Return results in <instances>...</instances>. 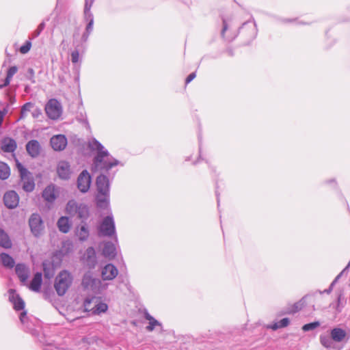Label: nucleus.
I'll return each instance as SVG.
<instances>
[{"mask_svg":"<svg viewBox=\"0 0 350 350\" xmlns=\"http://www.w3.org/2000/svg\"><path fill=\"white\" fill-rule=\"evenodd\" d=\"M16 148V142L11 138H5L1 142V149L5 152H12Z\"/></svg>","mask_w":350,"mask_h":350,"instance_id":"obj_20","label":"nucleus"},{"mask_svg":"<svg viewBox=\"0 0 350 350\" xmlns=\"http://www.w3.org/2000/svg\"><path fill=\"white\" fill-rule=\"evenodd\" d=\"M44 273L46 278H51L53 277L56 269V264H43Z\"/></svg>","mask_w":350,"mask_h":350,"instance_id":"obj_29","label":"nucleus"},{"mask_svg":"<svg viewBox=\"0 0 350 350\" xmlns=\"http://www.w3.org/2000/svg\"><path fill=\"white\" fill-rule=\"evenodd\" d=\"M96 281H97V280H92V282H93V283H95Z\"/></svg>","mask_w":350,"mask_h":350,"instance_id":"obj_53","label":"nucleus"},{"mask_svg":"<svg viewBox=\"0 0 350 350\" xmlns=\"http://www.w3.org/2000/svg\"><path fill=\"white\" fill-rule=\"evenodd\" d=\"M15 270L21 282L23 284H25L30 273L29 270L26 267L25 264H16Z\"/></svg>","mask_w":350,"mask_h":350,"instance_id":"obj_17","label":"nucleus"},{"mask_svg":"<svg viewBox=\"0 0 350 350\" xmlns=\"http://www.w3.org/2000/svg\"><path fill=\"white\" fill-rule=\"evenodd\" d=\"M42 284V273H36L31 280L29 288L30 290L35 291V292H39L40 289V286Z\"/></svg>","mask_w":350,"mask_h":350,"instance_id":"obj_23","label":"nucleus"},{"mask_svg":"<svg viewBox=\"0 0 350 350\" xmlns=\"http://www.w3.org/2000/svg\"><path fill=\"white\" fill-rule=\"evenodd\" d=\"M304 305V301L301 299L297 303L294 304L291 308L289 309V313H295L300 310Z\"/></svg>","mask_w":350,"mask_h":350,"instance_id":"obj_36","label":"nucleus"},{"mask_svg":"<svg viewBox=\"0 0 350 350\" xmlns=\"http://www.w3.org/2000/svg\"><path fill=\"white\" fill-rule=\"evenodd\" d=\"M83 260L86 262H95L96 260V252L94 247H88L84 254L83 255Z\"/></svg>","mask_w":350,"mask_h":350,"instance_id":"obj_26","label":"nucleus"},{"mask_svg":"<svg viewBox=\"0 0 350 350\" xmlns=\"http://www.w3.org/2000/svg\"><path fill=\"white\" fill-rule=\"evenodd\" d=\"M227 29H228V25L226 24V21L224 19L223 20V29H222V31H221V36H224V33L227 30Z\"/></svg>","mask_w":350,"mask_h":350,"instance_id":"obj_45","label":"nucleus"},{"mask_svg":"<svg viewBox=\"0 0 350 350\" xmlns=\"http://www.w3.org/2000/svg\"><path fill=\"white\" fill-rule=\"evenodd\" d=\"M340 299H341V295H340L338 297V306H339V304H340Z\"/></svg>","mask_w":350,"mask_h":350,"instance_id":"obj_51","label":"nucleus"},{"mask_svg":"<svg viewBox=\"0 0 350 350\" xmlns=\"http://www.w3.org/2000/svg\"><path fill=\"white\" fill-rule=\"evenodd\" d=\"M26 150L31 157H36L40 154V145L37 140L33 139L27 144Z\"/></svg>","mask_w":350,"mask_h":350,"instance_id":"obj_18","label":"nucleus"},{"mask_svg":"<svg viewBox=\"0 0 350 350\" xmlns=\"http://www.w3.org/2000/svg\"><path fill=\"white\" fill-rule=\"evenodd\" d=\"M3 202L6 207L15 208L19 202V196L14 191H7L3 196Z\"/></svg>","mask_w":350,"mask_h":350,"instance_id":"obj_11","label":"nucleus"},{"mask_svg":"<svg viewBox=\"0 0 350 350\" xmlns=\"http://www.w3.org/2000/svg\"><path fill=\"white\" fill-rule=\"evenodd\" d=\"M88 146L91 150H97V154L93 161L92 171L109 170L119 163L118 160L109 157L108 151L105 150L104 146L96 139H92Z\"/></svg>","mask_w":350,"mask_h":350,"instance_id":"obj_1","label":"nucleus"},{"mask_svg":"<svg viewBox=\"0 0 350 350\" xmlns=\"http://www.w3.org/2000/svg\"><path fill=\"white\" fill-rule=\"evenodd\" d=\"M42 197L48 202H53L55 199V189L53 186H48L42 193Z\"/></svg>","mask_w":350,"mask_h":350,"instance_id":"obj_25","label":"nucleus"},{"mask_svg":"<svg viewBox=\"0 0 350 350\" xmlns=\"http://www.w3.org/2000/svg\"><path fill=\"white\" fill-rule=\"evenodd\" d=\"M72 278L69 272L62 271L56 277L54 287L57 293L64 295L72 284Z\"/></svg>","mask_w":350,"mask_h":350,"instance_id":"obj_3","label":"nucleus"},{"mask_svg":"<svg viewBox=\"0 0 350 350\" xmlns=\"http://www.w3.org/2000/svg\"><path fill=\"white\" fill-rule=\"evenodd\" d=\"M98 233L100 237L115 236L117 240L115 222L112 215H107L103 219L98 227Z\"/></svg>","mask_w":350,"mask_h":350,"instance_id":"obj_4","label":"nucleus"},{"mask_svg":"<svg viewBox=\"0 0 350 350\" xmlns=\"http://www.w3.org/2000/svg\"><path fill=\"white\" fill-rule=\"evenodd\" d=\"M103 254L109 260L113 258L116 255V250L114 245L111 242L105 243L103 247Z\"/></svg>","mask_w":350,"mask_h":350,"instance_id":"obj_22","label":"nucleus"},{"mask_svg":"<svg viewBox=\"0 0 350 350\" xmlns=\"http://www.w3.org/2000/svg\"><path fill=\"white\" fill-rule=\"evenodd\" d=\"M333 340L331 338V335L322 334L320 336V342L325 348L329 349L333 347Z\"/></svg>","mask_w":350,"mask_h":350,"instance_id":"obj_32","label":"nucleus"},{"mask_svg":"<svg viewBox=\"0 0 350 350\" xmlns=\"http://www.w3.org/2000/svg\"><path fill=\"white\" fill-rule=\"evenodd\" d=\"M330 335L333 341L340 342L345 338L347 333L344 329L336 327L331 330Z\"/></svg>","mask_w":350,"mask_h":350,"instance_id":"obj_19","label":"nucleus"},{"mask_svg":"<svg viewBox=\"0 0 350 350\" xmlns=\"http://www.w3.org/2000/svg\"><path fill=\"white\" fill-rule=\"evenodd\" d=\"M75 233L80 241L84 242L87 241L90 236L88 225L86 224L79 225L76 227Z\"/></svg>","mask_w":350,"mask_h":350,"instance_id":"obj_16","label":"nucleus"},{"mask_svg":"<svg viewBox=\"0 0 350 350\" xmlns=\"http://www.w3.org/2000/svg\"><path fill=\"white\" fill-rule=\"evenodd\" d=\"M79 205L75 200H70L66 207V213L70 215H75Z\"/></svg>","mask_w":350,"mask_h":350,"instance_id":"obj_33","label":"nucleus"},{"mask_svg":"<svg viewBox=\"0 0 350 350\" xmlns=\"http://www.w3.org/2000/svg\"><path fill=\"white\" fill-rule=\"evenodd\" d=\"M75 215H77V217L83 221L87 219L89 215L88 206L83 204H79Z\"/></svg>","mask_w":350,"mask_h":350,"instance_id":"obj_27","label":"nucleus"},{"mask_svg":"<svg viewBox=\"0 0 350 350\" xmlns=\"http://www.w3.org/2000/svg\"><path fill=\"white\" fill-rule=\"evenodd\" d=\"M289 323V319L288 318H284L280 321L274 323L271 326V328L273 330H276L279 328L286 327Z\"/></svg>","mask_w":350,"mask_h":350,"instance_id":"obj_34","label":"nucleus"},{"mask_svg":"<svg viewBox=\"0 0 350 350\" xmlns=\"http://www.w3.org/2000/svg\"><path fill=\"white\" fill-rule=\"evenodd\" d=\"M33 107V104L31 103H25L21 108V118H23L26 115V113L27 111H29L31 110V109Z\"/></svg>","mask_w":350,"mask_h":350,"instance_id":"obj_38","label":"nucleus"},{"mask_svg":"<svg viewBox=\"0 0 350 350\" xmlns=\"http://www.w3.org/2000/svg\"><path fill=\"white\" fill-rule=\"evenodd\" d=\"M63 244H64V247L68 246V248H70L72 247V243L69 241L64 242Z\"/></svg>","mask_w":350,"mask_h":350,"instance_id":"obj_48","label":"nucleus"},{"mask_svg":"<svg viewBox=\"0 0 350 350\" xmlns=\"http://www.w3.org/2000/svg\"><path fill=\"white\" fill-rule=\"evenodd\" d=\"M21 178L22 188L26 192H31L34 189L35 184L33 179L28 177V171L21 163L17 164Z\"/></svg>","mask_w":350,"mask_h":350,"instance_id":"obj_8","label":"nucleus"},{"mask_svg":"<svg viewBox=\"0 0 350 350\" xmlns=\"http://www.w3.org/2000/svg\"><path fill=\"white\" fill-rule=\"evenodd\" d=\"M57 172L62 179L70 178L71 171L68 163L64 161H59L57 165Z\"/></svg>","mask_w":350,"mask_h":350,"instance_id":"obj_14","label":"nucleus"},{"mask_svg":"<svg viewBox=\"0 0 350 350\" xmlns=\"http://www.w3.org/2000/svg\"><path fill=\"white\" fill-rule=\"evenodd\" d=\"M118 269L113 264H106L102 269L101 275L103 280H111L118 275Z\"/></svg>","mask_w":350,"mask_h":350,"instance_id":"obj_13","label":"nucleus"},{"mask_svg":"<svg viewBox=\"0 0 350 350\" xmlns=\"http://www.w3.org/2000/svg\"><path fill=\"white\" fill-rule=\"evenodd\" d=\"M50 143L53 150H62L67 145V139L63 135H57L51 138Z\"/></svg>","mask_w":350,"mask_h":350,"instance_id":"obj_12","label":"nucleus"},{"mask_svg":"<svg viewBox=\"0 0 350 350\" xmlns=\"http://www.w3.org/2000/svg\"><path fill=\"white\" fill-rule=\"evenodd\" d=\"M8 113L7 108H4L3 110L0 111V124H2V122L3 121V118Z\"/></svg>","mask_w":350,"mask_h":350,"instance_id":"obj_43","label":"nucleus"},{"mask_svg":"<svg viewBox=\"0 0 350 350\" xmlns=\"http://www.w3.org/2000/svg\"><path fill=\"white\" fill-rule=\"evenodd\" d=\"M83 306L86 311L92 312L93 314H99L105 312L108 309L107 305L100 301L97 297L86 299Z\"/></svg>","mask_w":350,"mask_h":350,"instance_id":"obj_5","label":"nucleus"},{"mask_svg":"<svg viewBox=\"0 0 350 350\" xmlns=\"http://www.w3.org/2000/svg\"><path fill=\"white\" fill-rule=\"evenodd\" d=\"M71 60L72 62L76 64L79 60V53L78 51H74L71 53Z\"/></svg>","mask_w":350,"mask_h":350,"instance_id":"obj_42","label":"nucleus"},{"mask_svg":"<svg viewBox=\"0 0 350 350\" xmlns=\"http://www.w3.org/2000/svg\"><path fill=\"white\" fill-rule=\"evenodd\" d=\"M0 260L1 262H14V259L6 253L0 254Z\"/></svg>","mask_w":350,"mask_h":350,"instance_id":"obj_39","label":"nucleus"},{"mask_svg":"<svg viewBox=\"0 0 350 350\" xmlns=\"http://www.w3.org/2000/svg\"><path fill=\"white\" fill-rule=\"evenodd\" d=\"M90 280V278H89V277H88V276H86V275H85V276L83 278V284L84 285H85L86 286H88L89 285L88 280Z\"/></svg>","mask_w":350,"mask_h":350,"instance_id":"obj_46","label":"nucleus"},{"mask_svg":"<svg viewBox=\"0 0 350 350\" xmlns=\"http://www.w3.org/2000/svg\"><path fill=\"white\" fill-rule=\"evenodd\" d=\"M57 226L60 232L67 233L70 229L71 224L69 221L68 217H61L57 221Z\"/></svg>","mask_w":350,"mask_h":350,"instance_id":"obj_21","label":"nucleus"},{"mask_svg":"<svg viewBox=\"0 0 350 350\" xmlns=\"http://www.w3.org/2000/svg\"><path fill=\"white\" fill-rule=\"evenodd\" d=\"M196 72H192V73L189 74V75H188V77H187V79H186V81H185L186 84H188V83H190L193 79H195V77H196Z\"/></svg>","mask_w":350,"mask_h":350,"instance_id":"obj_44","label":"nucleus"},{"mask_svg":"<svg viewBox=\"0 0 350 350\" xmlns=\"http://www.w3.org/2000/svg\"><path fill=\"white\" fill-rule=\"evenodd\" d=\"M26 317V312H23L20 315V320L22 323H24V319Z\"/></svg>","mask_w":350,"mask_h":350,"instance_id":"obj_47","label":"nucleus"},{"mask_svg":"<svg viewBox=\"0 0 350 350\" xmlns=\"http://www.w3.org/2000/svg\"><path fill=\"white\" fill-rule=\"evenodd\" d=\"M29 72L31 75H33V74H34L33 70L32 68H29Z\"/></svg>","mask_w":350,"mask_h":350,"instance_id":"obj_52","label":"nucleus"},{"mask_svg":"<svg viewBox=\"0 0 350 350\" xmlns=\"http://www.w3.org/2000/svg\"><path fill=\"white\" fill-rule=\"evenodd\" d=\"M94 0H85V6H84V10L86 8V5L87 3L88 4H90L91 5V7L92 6V4L94 3Z\"/></svg>","mask_w":350,"mask_h":350,"instance_id":"obj_49","label":"nucleus"},{"mask_svg":"<svg viewBox=\"0 0 350 350\" xmlns=\"http://www.w3.org/2000/svg\"><path fill=\"white\" fill-rule=\"evenodd\" d=\"M10 174L9 166L3 162H0V178L2 180L7 179Z\"/></svg>","mask_w":350,"mask_h":350,"instance_id":"obj_31","label":"nucleus"},{"mask_svg":"<svg viewBox=\"0 0 350 350\" xmlns=\"http://www.w3.org/2000/svg\"><path fill=\"white\" fill-rule=\"evenodd\" d=\"M45 27V23L44 22H42L38 27L37 29H36L33 33V36L34 38H36L38 37L40 33L42 31V30L44 29Z\"/></svg>","mask_w":350,"mask_h":350,"instance_id":"obj_41","label":"nucleus"},{"mask_svg":"<svg viewBox=\"0 0 350 350\" xmlns=\"http://www.w3.org/2000/svg\"><path fill=\"white\" fill-rule=\"evenodd\" d=\"M350 267V264H348V265L341 271V273L337 275V277L335 278V280L332 282L329 288L328 289H326L325 290V293H330L333 289V287L334 286V284H336V282L338 281V278L343 274L346 272V271L349 269V267Z\"/></svg>","mask_w":350,"mask_h":350,"instance_id":"obj_35","label":"nucleus"},{"mask_svg":"<svg viewBox=\"0 0 350 350\" xmlns=\"http://www.w3.org/2000/svg\"><path fill=\"white\" fill-rule=\"evenodd\" d=\"M17 71H18V68L15 66H11L8 69V72H7V77L5 79L4 83L2 85H0V89L8 85L10 83L11 79L17 72Z\"/></svg>","mask_w":350,"mask_h":350,"instance_id":"obj_30","label":"nucleus"},{"mask_svg":"<svg viewBox=\"0 0 350 350\" xmlns=\"http://www.w3.org/2000/svg\"><path fill=\"white\" fill-rule=\"evenodd\" d=\"M12 245V241L9 235L0 228V246L8 249Z\"/></svg>","mask_w":350,"mask_h":350,"instance_id":"obj_24","label":"nucleus"},{"mask_svg":"<svg viewBox=\"0 0 350 350\" xmlns=\"http://www.w3.org/2000/svg\"><path fill=\"white\" fill-rule=\"evenodd\" d=\"M3 265H5L6 267H8L10 268H12L13 267V264L8 263V264H3Z\"/></svg>","mask_w":350,"mask_h":350,"instance_id":"obj_50","label":"nucleus"},{"mask_svg":"<svg viewBox=\"0 0 350 350\" xmlns=\"http://www.w3.org/2000/svg\"><path fill=\"white\" fill-rule=\"evenodd\" d=\"M45 111L49 118L57 120L62 115V108L56 99H51L46 105Z\"/></svg>","mask_w":350,"mask_h":350,"instance_id":"obj_7","label":"nucleus"},{"mask_svg":"<svg viewBox=\"0 0 350 350\" xmlns=\"http://www.w3.org/2000/svg\"><path fill=\"white\" fill-rule=\"evenodd\" d=\"M91 176L87 170H83L77 179V187L82 192H87L90 187Z\"/></svg>","mask_w":350,"mask_h":350,"instance_id":"obj_10","label":"nucleus"},{"mask_svg":"<svg viewBox=\"0 0 350 350\" xmlns=\"http://www.w3.org/2000/svg\"><path fill=\"white\" fill-rule=\"evenodd\" d=\"M91 5L87 3L86 8L84 12V17L86 21H88V23L85 28V31L83 33L82 36V40L85 42L87 41L90 34L93 30V25H94V16L92 14L91 11Z\"/></svg>","mask_w":350,"mask_h":350,"instance_id":"obj_9","label":"nucleus"},{"mask_svg":"<svg viewBox=\"0 0 350 350\" xmlns=\"http://www.w3.org/2000/svg\"><path fill=\"white\" fill-rule=\"evenodd\" d=\"M319 325H320V323L319 321H314L312 323L305 324L302 327V329L304 332H308V331L313 330V329H316Z\"/></svg>","mask_w":350,"mask_h":350,"instance_id":"obj_37","label":"nucleus"},{"mask_svg":"<svg viewBox=\"0 0 350 350\" xmlns=\"http://www.w3.org/2000/svg\"><path fill=\"white\" fill-rule=\"evenodd\" d=\"M29 226L31 233L36 237L41 236L44 230L43 220L38 213H33L29 219Z\"/></svg>","mask_w":350,"mask_h":350,"instance_id":"obj_6","label":"nucleus"},{"mask_svg":"<svg viewBox=\"0 0 350 350\" xmlns=\"http://www.w3.org/2000/svg\"><path fill=\"white\" fill-rule=\"evenodd\" d=\"M9 299L13 304L15 310H20L24 308L25 303L23 300L13 289L9 290Z\"/></svg>","mask_w":350,"mask_h":350,"instance_id":"obj_15","label":"nucleus"},{"mask_svg":"<svg viewBox=\"0 0 350 350\" xmlns=\"http://www.w3.org/2000/svg\"><path fill=\"white\" fill-rule=\"evenodd\" d=\"M31 46V42L27 41L25 44L21 46L19 51L22 54H25L29 51Z\"/></svg>","mask_w":350,"mask_h":350,"instance_id":"obj_40","label":"nucleus"},{"mask_svg":"<svg viewBox=\"0 0 350 350\" xmlns=\"http://www.w3.org/2000/svg\"><path fill=\"white\" fill-rule=\"evenodd\" d=\"M96 187L98 194L96 196L98 206L106 207L109 203V181L105 175H100L96 178Z\"/></svg>","mask_w":350,"mask_h":350,"instance_id":"obj_2","label":"nucleus"},{"mask_svg":"<svg viewBox=\"0 0 350 350\" xmlns=\"http://www.w3.org/2000/svg\"><path fill=\"white\" fill-rule=\"evenodd\" d=\"M145 318L149 321V325L146 327V329L148 332H152L156 326H160L161 323L154 319L148 312L144 313Z\"/></svg>","mask_w":350,"mask_h":350,"instance_id":"obj_28","label":"nucleus"}]
</instances>
